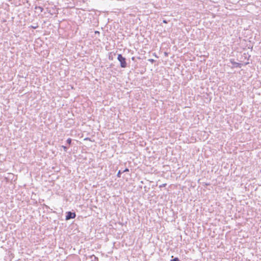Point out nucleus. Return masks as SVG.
<instances>
[{
  "label": "nucleus",
  "mask_w": 261,
  "mask_h": 261,
  "mask_svg": "<svg viewBox=\"0 0 261 261\" xmlns=\"http://www.w3.org/2000/svg\"><path fill=\"white\" fill-rule=\"evenodd\" d=\"M122 173H123L122 171H121V170H119L118 173H117V176L118 177H120Z\"/></svg>",
  "instance_id": "8"
},
{
  "label": "nucleus",
  "mask_w": 261,
  "mask_h": 261,
  "mask_svg": "<svg viewBox=\"0 0 261 261\" xmlns=\"http://www.w3.org/2000/svg\"><path fill=\"white\" fill-rule=\"evenodd\" d=\"M29 27L33 29H36L37 28H38V23H34L33 25H31Z\"/></svg>",
  "instance_id": "5"
},
{
  "label": "nucleus",
  "mask_w": 261,
  "mask_h": 261,
  "mask_svg": "<svg viewBox=\"0 0 261 261\" xmlns=\"http://www.w3.org/2000/svg\"><path fill=\"white\" fill-rule=\"evenodd\" d=\"M163 23H168V21H167V20H165V19L163 20Z\"/></svg>",
  "instance_id": "14"
},
{
  "label": "nucleus",
  "mask_w": 261,
  "mask_h": 261,
  "mask_svg": "<svg viewBox=\"0 0 261 261\" xmlns=\"http://www.w3.org/2000/svg\"><path fill=\"white\" fill-rule=\"evenodd\" d=\"M35 9H38V10H40V12H42L43 10V8L41 7H40V6H36L35 8Z\"/></svg>",
  "instance_id": "6"
},
{
  "label": "nucleus",
  "mask_w": 261,
  "mask_h": 261,
  "mask_svg": "<svg viewBox=\"0 0 261 261\" xmlns=\"http://www.w3.org/2000/svg\"><path fill=\"white\" fill-rule=\"evenodd\" d=\"M117 60L120 62V65L121 68H125L127 66L126 58L122 56L121 54H118Z\"/></svg>",
  "instance_id": "1"
},
{
  "label": "nucleus",
  "mask_w": 261,
  "mask_h": 261,
  "mask_svg": "<svg viewBox=\"0 0 261 261\" xmlns=\"http://www.w3.org/2000/svg\"><path fill=\"white\" fill-rule=\"evenodd\" d=\"M166 185V184H162V185H160V187L161 188V187H165Z\"/></svg>",
  "instance_id": "13"
},
{
  "label": "nucleus",
  "mask_w": 261,
  "mask_h": 261,
  "mask_svg": "<svg viewBox=\"0 0 261 261\" xmlns=\"http://www.w3.org/2000/svg\"><path fill=\"white\" fill-rule=\"evenodd\" d=\"M170 261H180V260L178 257H175L174 258L171 259Z\"/></svg>",
  "instance_id": "10"
},
{
  "label": "nucleus",
  "mask_w": 261,
  "mask_h": 261,
  "mask_svg": "<svg viewBox=\"0 0 261 261\" xmlns=\"http://www.w3.org/2000/svg\"><path fill=\"white\" fill-rule=\"evenodd\" d=\"M76 217V214L75 212H72L71 211H68L66 213V218L65 220L66 221L74 219Z\"/></svg>",
  "instance_id": "2"
},
{
  "label": "nucleus",
  "mask_w": 261,
  "mask_h": 261,
  "mask_svg": "<svg viewBox=\"0 0 261 261\" xmlns=\"http://www.w3.org/2000/svg\"><path fill=\"white\" fill-rule=\"evenodd\" d=\"M95 34H99V32L98 31H95Z\"/></svg>",
  "instance_id": "16"
},
{
  "label": "nucleus",
  "mask_w": 261,
  "mask_h": 261,
  "mask_svg": "<svg viewBox=\"0 0 261 261\" xmlns=\"http://www.w3.org/2000/svg\"><path fill=\"white\" fill-rule=\"evenodd\" d=\"M129 171V169L128 168H125L123 171L122 172L124 173V172H128Z\"/></svg>",
  "instance_id": "12"
},
{
  "label": "nucleus",
  "mask_w": 261,
  "mask_h": 261,
  "mask_svg": "<svg viewBox=\"0 0 261 261\" xmlns=\"http://www.w3.org/2000/svg\"><path fill=\"white\" fill-rule=\"evenodd\" d=\"M135 58L134 57H133L132 58V60H133V61H134V60H135Z\"/></svg>",
  "instance_id": "15"
},
{
  "label": "nucleus",
  "mask_w": 261,
  "mask_h": 261,
  "mask_svg": "<svg viewBox=\"0 0 261 261\" xmlns=\"http://www.w3.org/2000/svg\"><path fill=\"white\" fill-rule=\"evenodd\" d=\"M230 63L233 65L232 68H241L242 67V64L241 63H237L234 61V60L233 59H231L230 60Z\"/></svg>",
  "instance_id": "3"
},
{
  "label": "nucleus",
  "mask_w": 261,
  "mask_h": 261,
  "mask_svg": "<svg viewBox=\"0 0 261 261\" xmlns=\"http://www.w3.org/2000/svg\"><path fill=\"white\" fill-rule=\"evenodd\" d=\"M61 147L62 148H63L64 151L67 152L68 149V147L67 146L62 145Z\"/></svg>",
  "instance_id": "9"
},
{
  "label": "nucleus",
  "mask_w": 261,
  "mask_h": 261,
  "mask_svg": "<svg viewBox=\"0 0 261 261\" xmlns=\"http://www.w3.org/2000/svg\"><path fill=\"white\" fill-rule=\"evenodd\" d=\"M90 258L92 261H98V257L95 256L94 255L90 256Z\"/></svg>",
  "instance_id": "4"
},
{
  "label": "nucleus",
  "mask_w": 261,
  "mask_h": 261,
  "mask_svg": "<svg viewBox=\"0 0 261 261\" xmlns=\"http://www.w3.org/2000/svg\"><path fill=\"white\" fill-rule=\"evenodd\" d=\"M148 61L152 63H154L155 61V60L153 59H150L148 60Z\"/></svg>",
  "instance_id": "11"
},
{
  "label": "nucleus",
  "mask_w": 261,
  "mask_h": 261,
  "mask_svg": "<svg viewBox=\"0 0 261 261\" xmlns=\"http://www.w3.org/2000/svg\"><path fill=\"white\" fill-rule=\"evenodd\" d=\"M71 142H72V139L71 138H68L67 140H66V142L67 144H68L69 145L71 144Z\"/></svg>",
  "instance_id": "7"
}]
</instances>
